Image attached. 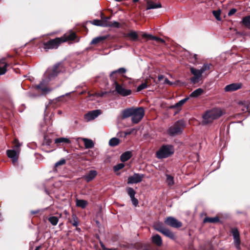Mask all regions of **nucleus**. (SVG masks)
<instances>
[{
	"label": "nucleus",
	"instance_id": "obj_37",
	"mask_svg": "<svg viewBox=\"0 0 250 250\" xmlns=\"http://www.w3.org/2000/svg\"><path fill=\"white\" fill-rule=\"evenodd\" d=\"M48 221L53 226H56L59 221V218L57 216H51L48 218Z\"/></svg>",
	"mask_w": 250,
	"mask_h": 250
},
{
	"label": "nucleus",
	"instance_id": "obj_25",
	"mask_svg": "<svg viewBox=\"0 0 250 250\" xmlns=\"http://www.w3.org/2000/svg\"><path fill=\"white\" fill-rule=\"evenodd\" d=\"M220 221L219 217L216 216L214 217H206L203 220L204 223H216L219 222Z\"/></svg>",
	"mask_w": 250,
	"mask_h": 250
},
{
	"label": "nucleus",
	"instance_id": "obj_3",
	"mask_svg": "<svg viewBox=\"0 0 250 250\" xmlns=\"http://www.w3.org/2000/svg\"><path fill=\"white\" fill-rule=\"evenodd\" d=\"M186 126V122L183 120H179L170 126L167 132L170 136H175L182 134Z\"/></svg>",
	"mask_w": 250,
	"mask_h": 250
},
{
	"label": "nucleus",
	"instance_id": "obj_15",
	"mask_svg": "<svg viewBox=\"0 0 250 250\" xmlns=\"http://www.w3.org/2000/svg\"><path fill=\"white\" fill-rule=\"evenodd\" d=\"M97 172L95 170H91L88 173L83 176V179L87 182L92 181L97 175Z\"/></svg>",
	"mask_w": 250,
	"mask_h": 250
},
{
	"label": "nucleus",
	"instance_id": "obj_52",
	"mask_svg": "<svg viewBox=\"0 0 250 250\" xmlns=\"http://www.w3.org/2000/svg\"><path fill=\"white\" fill-rule=\"evenodd\" d=\"M167 179L168 181L169 184H170L171 183H172V184H173V178L172 176L170 175L167 176Z\"/></svg>",
	"mask_w": 250,
	"mask_h": 250
},
{
	"label": "nucleus",
	"instance_id": "obj_7",
	"mask_svg": "<svg viewBox=\"0 0 250 250\" xmlns=\"http://www.w3.org/2000/svg\"><path fill=\"white\" fill-rule=\"evenodd\" d=\"M61 41V39L58 37L54 39H50L43 43V48L46 51L48 49H56L62 43Z\"/></svg>",
	"mask_w": 250,
	"mask_h": 250
},
{
	"label": "nucleus",
	"instance_id": "obj_40",
	"mask_svg": "<svg viewBox=\"0 0 250 250\" xmlns=\"http://www.w3.org/2000/svg\"><path fill=\"white\" fill-rule=\"evenodd\" d=\"M13 145L15 149V150L18 151V153L20 152V147L21 146V144L19 142V140L17 139H15L13 141Z\"/></svg>",
	"mask_w": 250,
	"mask_h": 250
},
{
	"label": "nucleus",
	"instance_id": "obj_20",
	"mask_svg": "<svg viewBox=\"0 0 250 250\" xmlns=\"http://www.w3.org/2000/svg\"><path fill=\"white\" fill-rule=\"evenodd\" d=\"M151 84V80L150 79H146L145 82L141 83L137 88V91L139 92L141 90L146 88L148 86Z\"/></svg>",
	"mask_w": 250,
	"mask_h": 250
},
{
	"label": "nucleus",
	"instance_id": "obj_41",
	"mask_svg": "<svg viewBox=\"0 0 250 250\" xmlns=\"http://www.w3.org/2000/svg\"><path fill=\"white\" fill-rule=\"evenodd\" d=\"M89 22L92 24L96 26H102L103 27V24L102 23V21L101 20H94L93 21H89Z\"/></svg>",
	"mask_w": 250,
	"mask_h": 250
},
{
	"label": "nucleus",
	"instance_id": "obj_61",
	"mask_svg": "<svg viewBox=\"0 0 250 250\" xmlns=\"http://www.w3.org/2000/svg\"><path fill=\"white\" fill-rule=\"evenodd\" d=\"M58 112V114H61L62 113V111L61 110H59Z\"/></svg>",
	"mask_w": 250,
	"mask_h": 250
},
{
	"label": "nucleus",
	"instance_id": "obj_18",
	"mask_svg": "<svg viewBox=\"0 0 250 250\" xmlns=\"http://www.w3.org/2000/svg\"><path fill=\"white\" fill-rule=\"evenodd\" d=\"M152 242L153 244L158 247H161L162 245V239L160 235L159 234H155L151 238Z\"/></svg>",
	"mask_w": 250,
	"mask_h": 250
},
{
	"label": "nucleus",
	"instance_id": "obj_63",
	"mask_svg": "<svg viewBox=\"0 0 250 250\" xmlns=\"http://www.w3.org/2000/svg\"><path fill=\"white\" fill-rule=\"evenodd\" d=\"M76 229L78 230H80V228H77Z\"/></svg>",
	"mask_w": 250,
	"mask_h": 250
},
{
	"label": "nucleus",
	"instance_id": "obj_51",
	"mask_svg": "<svg viewBox=\"0 0 250 250\" xmlns=\"http://www.w3.org/2000/svg\"><path fill=\"white\" fill-rule=\"evenodd\" d=\"M105 94H106V92H102L100 93H95V95H96V96L102 97H103Z\"/></svg>",
	"mask_w": 250,
	"mask_h": 250
},
{
	"label": "nucleus",
	"instance_id": "obj_33",
	"mask_svg": "<svg viewBox=\"0 0 250 250\" xmlns=\"http://www.w3.org/2000/svg\"><path fill=\"white\" fill-rule=\"evenodd\" d=\"M241 23L246 27L250 29V16L244 17L241 21Z\"/></svg>",
	"mask_w": 250,
	"mask_h": 250
},
{
	"label": "nucleus",
	"instance_id": "obj_42",
	"mask_svg": "<svg viewBox=\"0 0 250 250\" xmlns=\"http://www.w3.org/2000/svg\"><path fill=\"white\" fill-rule=\"evenodd\" d=\"M66 163V160L64 159H62L59 161L57 162L55 164L54 168V171H57V167L60 166L64 165Z\"/></svg>",
	"mask_w": 250,
	"mask_h": 250
},
{
	"label": "nucleus",
	"instance_id": "obj_34",
	"mask_svg": "<svg viewBox=\"0 0 250 250\" xmlns=\"http://www.w3.org/2000/svg\"><path fill=\"white\" fill-rule=\"evenodd\" d=\"M69 222L74 227H77L79 225V220L75 214L72 215V218L69 219Z\"/></svg>",
	"mask_w": 250,
	"mask_h": 250
},
{
	"label": "nucleus",
	"instance_id": "obj_5",
	"mask_svg": "<svg viewBox=\"0 0 250 250\" xmlns=\"http://www.w3.org/2000/svg\"><path fill=\"white\" fill-rule=\"evenodd\" d=\"M174 153V148L172 145H163L156 153V157L159 159L170 157Z\"/></svg>",
	"mask_w": 250,
	"mask_h": 250
},
{
	"label": "nucleus",
	"instance_id": "obj_19",
	"mask_svg": "<svg viewBox=\"0 0 250 250\" xmlns=\"http://www.w3.org/2000/svg\"><path fill=\"white\" fill-rule=\"evenodd\" d=\"M163 235L166 236V237L169 238V239L175 240L177 238V236L176 234L172 232L169 229L167 228L162 233Z\"/></svg>",
	"mask_w": 250,
	"mask_h": 250
},
{
	"label": "nucleus",
	"instance_id": "obj_12",
	"mask_svg": "<svg viewBox=\"0 0 250 250\" xmlns=\"http://www.w3.org/2000/svg\"><path fill=\"white\" fill-rule=\"evenodd\" d=\"M242 87L241 83H232L226 85L224 89L226 92H232L241 88Z\"/></svg>",
	"mask_w": 250,
	"mask_h": 250
},
{
	"label": "nucleus",
	"instance_id": "obj_11",
	"mask_svg": "<svg viewBox=\"0 0 250 250\" xmlns=\"http://www.w3.org/2000/svg\"><path fill=\"white\" fill-rule=\"evenodd\" d=\"M101 113L100 110H94L89 111L84 115V119L88 121L93 120L97 117Z\"/></svg>",
	"mask_w": 250,
	"mask_h": 250
},
{
	"label": "nucleus",
	"instance_id": "obj_30",
	"mask_svg": "<svg viewBox=\"0 0 250 250\" xmlns=\"http://www.w3.org/2000/svg\"><path fill=\"white\" fill-rule=\"evenodd\" d=\"M204 93L203 89L199 88L193 91L190 95L189 97L192 98H197L201 95Z\"/></svg>",
	"mask_w": 250,
	"mask_h": 250
},
{
	"label": "nucleus",
	"instance_id": "obj_28",
	"mask_svg": "<svg viewBox=\"0 0 250 250\" xmlns=\"http://www.w3.org/2000/svg\"><path fill=\"white\" fill-rule=\"evenodd\" d=\"M83 141L84 142L85 148H92L94 147V144L92 140L83 138Z\"/></svg>",
	"mask_w": 250,
	"mask_h": 250
},
{
	"label": "nucleus",
	"instance_id": "obj_32",
	"mask_svg": "<svg viewBox=\"0 0 250 250\" xmlns=\"http://www.w3.org/2000/svg\"><path fill=\"white\" fill-rule=\"evenodd\" d=\"M88 205V202L87 201L82 199H77L76 200V206L78 207H80L82 208H86V206Z\"/></svg>",
	"mask_w": 250,
	"mask_h": 250
},
{
	"label": "nucleus",
	"instance_id": "obj_58",
	"mask_svg": "<svg viewBox=\"0 0 250 250\" xmlns=\"http://www.w3.org/2000/svg\"><path fill=\"white\" fill-rule=\"evenodd\" d=\"M130 198H131V200L133 199V198H135V195H129Z\"/></svg>",
	"mask_w": 250,
	"mask_h": 250
},
{
	"label": "nucleus",
	"instance_id": "obj_62",
	"mask_svg": "<svg viewBox=\"0 0 250 250\" xmlns=\"http://www.w3.org/2000/svg\"><path fill=\"white\" fill-rule=\"evenodd\" d=\"M115 1H122L123 0H115Z\"/></svg>",
	"mask_w": 250,
	"mask_h": 250
},
{
	"label": "nucleus",
	"instance_id": "obj_16",
	"mask_svg": "<svg viewBox=\"0 0 250 250\" xmlns=\"http://www.w3.org/2000/svg\"><path fill=\"white\" fill-rule=\"evenodd\" d=\"M7 156L12 159L13 163L17 162L18 159L19 153L18 151L16 150H7L6 151Z\"/></svg>",
	"mask_w": 250,
	"mask_h": 250
},
{
	"label": "nucleus",
	"instance_id": "obj_4",
	"mask_svg": "<svg viewBox=\"0 0 250 250\" xmlns=\"http://www.w3.org/2000/svg\"><path fill=\"white\" fill-rule=\"evenodd\" d=\"M223 114L222 110L218 108H214L208 110L203 115V124H208L212 123L213 120L219 118Z\"/></svg>",
	"mask_w": 250,
	"mask_h": 250
},
{
	"label": "nucleus",
	"instance_id": "obj_36",
	"mask_svg": "<svg viewBox=\"0 0 250 250\" xmlns=\"http://www.w3.org/2000/svg\"><path fill=\"white\" fill-rule=\"evenodd\" d=\"M120 143V140L117 138H112L109 141V145L111 146H115Z\"/></svg>",
	"mask_w": 250,
	"mask_h": 250
},
{
	"label": "nucleus",
	"instance_id": "obj_46",
	"mask_svg": "<svg viewBox=\"0 0 250 250\" xmlns=\"http://www.w3.org/2000/svg\"><path fill=\"white\" fill-rule=\"evenodd\" d=\"M126 191L129 195H135L136 194V191L135 190L130 187H128L126 189Z\"/></svg>",
	"mask_w": 250,
	"mask_h": 250
},
{
	"label": "nucleus",
	"instance_id": "obj_29",
	"mask_svg": "<svg viewBox=\"0 0 250 250\" xmlns=\"http://www.w3.org/2000/svg\"><path fill=\"white\" fill-rule=\"evenodd\" d=\"M190 71L192 74L194 75V77L201 78L203 74L201 69H197L193 67L190 68Z\"/></svg>",
	"mask_w": 250,
	"mask_h": 250
},
{
	"label": "nucleus",
	"instance_id": "obj_53",
	"mask_svg": "<svg viewBox=\"0 0 250 250\" xmlns=\"http://www.w3.org/2000/svg\"><path fill=\"white\" fill-rule=\"evenodd\" d=\"M165 83L170 85L172 84V83L167 78L165 80Z\"/></svg>",
	"mask_w": 250,
	"mask_h": 250
},
{
	"label": "nucleus",
	"instance_id": "obj_1",
	"mask_svg": "<svg viewBox=\"0 0 250 250\" xmlns=\"http://www.w3.org/2000/svg\"><path fill=\"white\" fill-rule=\"evenodd\" d=\"M144 115L145 110L143 107L127 108L122 113V118L124 119L131 117V121L133 124H138L140 122Z\"/></svg>",
	"mask_w": 250,
	"mask_h": 250
},
{
	"label": "nucleus",
	"instance_id": "obj_50",
	"mask_svg": "<svg viewBox=\"0 0 250 250\" xmlns=\"http://www.w3.org/2000/svg\"><path fill=\"white\" fill-rule=\"evenodd\" d=\"M131 201H132V203L133 205L135 207H136L138 205V200L136 198H133V199L131 200Z\"/></svg>",
	"mask_w": 250,
	"mask_h": 250
},
{
	"label": "nucleus",
	"instance_id": "obj_14",
	"mask_svg": "<svg viewBox=\"0 0 250 250\" xmlns=\"http://www.w3.org/2000/svg\"><path fill=\"white\" fill-rule=\"evenodd\" d=\"M123 37L127 38L131 41H137L138 40V35L136 31L130 30L127 33H123Z\"/></svg>",
	"mask_w": 250,
	"mask_h": 250
},
{
	"label": "nucleus",
	"instance_id": "obj_45",
	"mask_svg": "<svg viewBox=\"0 0 250 250\" xmlns=\"http://www.w3.org/2000/svg\"><path fill=\"white\" fill-rule=\"evenodd\" d=\"M52 143V140L48 138L47 136H45L44 137V140H43V145H45L46 146H50V144Z\"/></svg>",
	"mask_w": 250,
	"mask_h": 250
},
{
	"label": "nucleus",
	"instance_id": "obj_8",
	"mask_svg": "<svg viewBox=\"0 0 250 250\" xmlns=\"http://www.w3.org/2000/svg\"><path fill=\"white\" fill-rule=\"evenodd\" d=\"M164 223L167 226L174 228L178 229L182 226V223L181 222L171 216L167 217L164 221Z\"/></svg>",
	"mask_w": 250,
	"mask_h": 250
},
{
	"label": "nucleus",
	"instance_id": "obj_49",
	"mask_svg": "<svg viewBox=\"0 0 250 250\" xmlns=\"http://www.w3.org/2000/svg\"><path fill=\"white\" fill-rule=\"evenodd\" d=\"M236 9L235 8L231 9L228 13V16H231L233 15L236 12Z\"/></svg>",
	"mask_w": 250,
	"mask_h": 250
},
{
	"label": "nucleus",
	"instance_id": "obj_39",
	"mask_svg": "<svg viewBox=\"0 0 250 250\" xmlns=\"http://www.w3.org/2000/svg\"><path fill=\"white\" fill-rule=\"evenodd\" d=\"M221 13V11L220 9H218L217 10H213L212 11V14L215 17L216 19L218 21H221L222 19L220 17Z\"/></svg>",
	"mask_w": 250,
	"mask_h": 250
},
{
	"label": "nucleus",
	"instance_id": "obj_31",
	"mask_svg": "<svg viewBox=\"0 0 250 250\" xmlns=\"http://www.w3.org/2000/svg\"><path fill=\"white\" fill-rule=\"evenodd\" d=\"M189 99V97H186L180 101H179L178 103L175 104L173 105H171L170 108H179L182 106L186 102L188 101V100Z\"/></svg>",
	"mask_w": 250,
	"mask_h": 250
},
{
	"label": "nucleus",
	"instance_id": "obj_27",
	"mask_svg": "<svg viewBox=\"0 0 250 250\" xmlns=\"http://www.w3.org/2000/svg\"><path fill=\"white\" fill-rule=\"evenodd\" d=\"M154 227L155 230L162 233L167 229L161 222H158L154 224Z\"/></svg>",
	"mask_w": 250,
	"mask_h": 250
},
{
	"label": "nucleus",
	"instance_id": "obj_10",
	"mask_svg": "<svg viewBox=\"0 0 250 250\" xmlns=\"http://www.w3.org/2000/svg\"><path fill=\"white\" fill-rule=\"evenodd\" d=\"M144 178V174L135 173L132 176L128 177L127 184H133L140 183L143 180Z\"/></svg>",
	"mask_w": 250,
	"mask_h": 250
},
{
	"label": "nucleus",
	"instance_id": "obj_35",
	"mask_svg": "<svg viewBox=\"0 0 250 250\" xmlns=\"http://www.w3.org/2000/svg\"><path fill=\"white\" fill-rule=\"evenodd\" d=\"M55 143L56 144L60 143L70 144L71 141L67 138L60 137L55 140Z\"/></svg>",
	"mask_w": 250,
	"mask_h": 250
},
{
	"label": "nucleus",
	"instance_id": "obj_24",
	"mask_svg": "<svg viewBox=\"0 0 250 250\" xmlns=\"http://www.w3.org/2000/svg\"><path fill=\"white\" fill-rule=\"evenodd\" d=\"M101 20L102 21V23L103 25V27H108V26L110 25V22L111 21H109V20L111 19V16L106 17L104 16V14L103 13L101 14Z\"/></svg>",
	"mask_w": 250,
	"mask_h": 250
},
{
	"label": "nucleus",
	"instance_id": "obj_60",
	"mask_svg": "<svg viewBox=\"0 0 250 250\" xmlns=\"http://www.w3.org/2000/svg\"><path fill=\"white\" fill-rule=\"evenodd\" d=\"M139 0H133V2L134 3L137 2Z\"/></svg>",
	"mask_w": 250,
	"mask_h": 250
},
{
	"label": "nucleus",
	"instance_id": "obj_56",
	"mask_svg": "<svg viewBox=\"0 0 250 250\" xmlns=\"http://www.w3.org/2000/svg\"><path fill=\"white\" fill-rule=\"evenodd\" d=\"M104 250H118V249L117 248H111V249H109V248H107L106 247L105 249H104Z\"/></svg>",
	"mask_w": 250,
	"mask_h": 250
},
{
	"label": "nucleus",
	"instance_id": "obj_57",
	"mask_svg": "<svg viewBox=\"0 0 250 250\" xmlns=\"http://www.w3.org/2000/svg\"><path fill=\"white\" fill-rule=\"evenodd\" d=\"M94 96H96V95H95V94H91L90 92H88V96L89 97Z\"/></svg>",
	"mask_w": 250,
	"mask_h": 250
},
{
	"label": "nucleus",
	"instance_id": "obj_2",
	"mask_svg": "<svg viewBox=\"0 0 250 250\" xmlns=\"http://www.w3.org/2000/svg\"><path fill=\"white\" fill-rule=\"evenodd\" d=\"M126 72L125 68H120L117 70L112 71L110 74V79L114 82L115 89L117 92L122 96H127L131 94V90L123 88L117 82L118 74H123Z\"/></svg>",
	"mask_w": 250,
	"mask_h": 250
},
{
	"label": "nucleus",
	"instance_id": "obj_54",
	"mask_svg": "<svg viewBox=\"0 0 250 250\" xmlns=\"http://www.w3.org/2000/svg\"><path fill=\"white\" fill-rule=\"evenodd\" d=\"M100 246L102 248V249H103V250H104V249H105V246H104V244L101 241H100Z\"/></svg>",
	"mask_w": 250,
	"mask_h": 250
},
{
	"label": "nucleus",
	"instance_id": "obj_44",
	"mask_svg": "<svg viewBox=\"0 0 250 250\" xmlns=\"http://www.w3.org/2000/svg\"><path fill=\"white\" fill-rule=\"evenodd\" d=\"M110 25L108 26V27H116V28H120L121 26V24L117 21H111L109 24Z\"/></svg>",
	"mask_w": 250,
	"mask_h": 250
},
{
	"label": "nucleus",
	"instance_id": "obj_22",
	"mask_svg": "<svg viewBox=\"0 0 250 250\" xmlns=\"http://www.w3.org/2000/svg\"><path fill=\"white\" fill-rule=\"evenodd\" d=\"M108 37V36H100L94 38L91 42V44H97L99 43L103 42L104 41L106 40Z\"/></svg>",
	"mask_w": 250,
	"mask_h": 250
},
{
	"label": "nucleus",
	"instance_id": "obj_26",
	"mask_svg": "<svg viewBox=\"0 0 250 250\" xmlns=\"http://www.w3.org/2000/svg\"><path fill=\"white\" fill-rule=\"evenodd\" d=\"M161 7H162L161 3H155L150 0L147 1L146 9H155Z\"/></svg>",
	"mask_w": 250,
	"mask_h": 250
},
{
	"label": "nucleus",
	"instance_id": "obj_64",
	"mask_svg": "<svg viewBox=\"0 0 250 250\" xmlns=\"http://www.w3.org/2000/svg\"><path fill=\"white\" fill-rule=\"evenodd\" d=\"M130 134V132H128V133H126V134L127 135V134Z\"/></svg>",
	"mask_w": 250,
	"mask_h": 250
},
{
	"label": "nucleus",
	"instance_id": "obj_9",
	"mask_svg": "<svg viewBox=\"0 0 250 250\" xmlns=\"http://www.w3.org/2000/svg\"><path fill=\"white\" fill-rule=\"evenodd\" d=\"M234 239V244L235 246L237 249L240 248L241 240L240 238V234L238 229L236 228H233L231 229L230 231Z\"/></svg>",
	"mask_w": 250,
	"mask_h": 250
},
{
	"label": "nucleus",
	"instance_id": "obj_43",
	"mask_svg": "<svg viewBox=\"0 0 250 250\" xmlns=\"http://www.w3.org/2000/svg\"><path fill=\"white\" fill-rule=\"evenodd\" d=\"M125 167V164L123 163L118 164L113 167V170L114 172H117L119 170L122 169Z\"/></svg>",
	"mask_w": 250,
	"mask_h": 250
},
{
	"label": "nucleus",
	"instance_id": "obj_17",
	"mask_svg": "<svg viewBox=\"0 0 250 250\" xmlns=\"http://www.w3.org/2000/svg\"><path fill=\"white\" fill-rule=\"evenodd\" d=\"M142 37H143V38H146V39H147L148 40H154V41H156L157 42H159V43H162L166 44L165 41L164 40H163V39H162L161 38H159V37H156V36H153V35H150V34H146V33H144L142 35Z\"/></svg>",
	"mask_w": 250,
	"mask_h": 250
},
{
	"label": "nucleus",
	"instance_id": "obj_47",
	"mask_svg": "<svg viewBox=\"0 0 250 250\" xmlns=\"http://www.w3.org/2000/svg\"><path fill=\"white\" fill-rule=\"evenodd\" d=\"M36 88L38 89H41L43 92L47 91L48 89L46 87H44L42 86V83H41L39 84L36 86Z\"/></svg>",
	"mask_w": 250,
	"mask_h": 250
},
{
	"label": "nucleus",
	"instance_id": "obj_21",
	"mask_svg": "<svg viewBox=\"0 0 250 250\" xmlns=\"http://www.w3.org/2000/svg\"><path fill=\"white\" fill-rule=\"evenodd\" d=\"M8 66L9 64L5 62V59L0 61V75H3L6 73Z\"/></svg>",
	"mask_w": 250,
	"mask_h": 250
},
{
	"label": "nucleus",
	"instance_id": "obj_55",
	"mask_svg": "<svg viewBox=\"0 0 250 250\" xmlns=\"http://www.w3.org/2000/svg\"><path fill=\"white\" fill-rule=\"evenodd\" d=\"M164 78V76L163 75H160L158 76V80L159 81H162Z\"/></svg>",
	"mask_w": 250,
	"mask_h": 250
},
{
	"label": "nucleus",
	"instance_id": "obj_23",
	"mask_svg": "<svg viewBox=\"0 0 250 250\" xmlns=\"http://www.w3.org/2000/svg\"><path fill=\"white\" fill-rule=\"evenodd\" d=\"M132 155L131 151H125L121 155L120 160L122 162H125L128 160L132 157Z\"/></svg>",
	"mask_w": 250,
	"mask_h": 250
},
{
	"label": "nucleus",
	"instance_id": "obj_13",
	"mask_svg": "<svg viewBox=\"0 0 250 250\" xmlns=\"http://www.w3.org/2000/svg\"><path fill=\"white\" fill-rule=\"evenodd\" d=\"M77 38L76 34L74 32H71L68 34H65L63 36L60 37L61 39V42H64L67 41H74Z\"/></svg>",
	"mask_w": 250,
	"mask_h": 250
},
{
	"label": "nucleus",
	"instance_id": "obj_59",
	"mask_svg": "<svg viewBox=\"0 0 250 250\" xmlns=\"http://www.w3.org/2000/svg\"><path fill=\"white\" fill-rule=\"evenodd\" d=\"M41 248V246H38V247H37L35 249V250H40V249Z\"/></svg>",
	"mask_w": 250,
	"mask_h": 250
},
{
	"label": "nucleus",
	"instance_id": "obj_6",
	"mask_svg": "<svg viewBox=\"0 0 250 250\" xmlns=\"http://www.w3.org/2000/svg\"><path fill=\"white\" fill-rule=\"evenodd\" d=\"M65 71L63 63L59 62L54 64L52 68H49L46 72V76L49 80L54 79L60 73Z\"/></svg>",
	"mask_w": 250,
	"mask_h": 250
},
{
	"label": "nucleus",
	"instance_id": "obj_38",
	"mask_svg": "<svg viewBox=\"0 0 250 250\" xmlns=\"http://www.w3.org/2000/svg\"><path fill=\"white\" fill-rule=\"evenodd\" d=\"M213 68V65L211 63H204L202 67L201 68L203 73L206 71L210 70Z\"/></svg>",
	"mask_w": 250,
	"mask_h": 250
},
{
	"label": "nucleus",
	"instance_id": "obj_48",
	"mask_svg": "<svg viewBox=\"0 0 250 250\" xmlns=\"http://www.w3.org/2000/svg\"><path fill=\"white\" fill-rule=\"evenodd\" d=\"M199 78H200L193 76V77H191L190 79V80L192 83H193V84H195L199 82Z\"/></svg>",
	"mask_w": 250,
	"mask_h": 250
}]
</instances>
